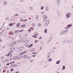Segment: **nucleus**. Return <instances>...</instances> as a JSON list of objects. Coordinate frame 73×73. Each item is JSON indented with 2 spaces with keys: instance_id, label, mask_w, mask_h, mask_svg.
<instances>
[{
  "instance_id": "obj_8",
  "label": "nucleus",
  "mask_w": 73,
  "mask_h": 73,
  "mask_svg": "<svg viewBox=\"0 0 73 73\" xmlns=\"http://www.w3.org/2000/svg\"><path fill=\"white\" fill-rule=\"evenodd\" d=\"M25 46L26 47H28V46H29V44L28 43H26L25 44Z\"/></svg>"
},
{
  "instance_id": "obj_7",
  "label": "nucleus",
  "mask_w": 73,
  "mask_h": 73,
  "mask_svg": "<svg viewBox=\"0 0 73 73\" xmlns=\"http://www.w3.org/2000/svg\"><path fill=\"white\" fill-rule=\"evenodd\" d=\"M66 31H63V32H62V34H65V33H66Z\"/></svg>"
},
{
  "instance_id": "obj_37",
  "label": "nucleus",
  "mask_w": 73,
  "mask_h": 73,
  "mask_svg": "<svg viewBox=\"0 0 73 73\" xmlns=\"http://www.w3.org/2000/svg\"><path fill=\"white\" fill-rule=\"evenodd\" d=\"M23 30L19 31V32H23Z\"/></svg>"
},
{
  "instance_id": "obj_20",
  "label": "nucleus",
  "mask_w": 73,
  "mask_h": 73,
  "mask_svg": "<svg viewBox=\"0 0 73 73\" xmlns=\"http://www.w3.org/2000/svg\"><path fill=\"white\" fill-rule=\"evenodd\" d=\"M7 3V1H5L4 3V4L5 5V4H6Z\"/></svg>"
},
{
  "instance_id": "obj_55",
  "label": "nucleus",
  "mask_w": 73,
  "mask_h": 73,
  "mask_svg": "<svg viewBox=\"0 0 73 73\" xmlns=\"http://www.w3.org/2000/svg\"><path fill=\"white\" fill-rule=\"evenodd\" d=\"M3 73H5V71L4 70H3Z\"/></svg>"
},
{
  "instance_id": "obj_19",
  "label": "nucleus",
  "mask_w": 73,
  "mask_h": 73,
  "mask_svg": "<svg viewBox=\"0 0 73 73\" xmlns=\"http://www.w3.org/2000/svg\"><path fill=\"white\" fill-rule=\"evenodd\" d=\"M3 32V31L1 30V29H0V33H2Z\"/></svg>"
},
{
  "instance_id": "obj_30",
  "label": "nucleus",
  "mask_w": 73,
  "mask_h": 73,
  "mask_svg": "<svg viewBox=\"0 0 73 73\" xmlns=\"http://www.w3.org/2000/svg\"><path fill=\"white\" fill-rule=\"evenodd\" d=\"M46 19H47V18H44V21H46Z\"/></svg>"
},
{
  "instance_id": "obj_50",
  "label": "nucleus",
  "mask_w": 73,
  "mask_h": 73,
  "mask_svg": "<svg viewBox=\"0 0 73 73\" xmlns=\"http://www.w3.org/2000/svg\"><path fill=\"white\" fill-rule=\"evenodd\" d=\"M32 56H33V57H35L36 56V55H32Z\"/></svg>"
},
{
  "instance_id": "obj_54",
  "label": "nucleus",
  "mask_w": 73,
  "mask_h": 73,
  "mask_svg": "<svg viewBox=\"0 0 73 73\" xmlns=\"http://www.w3.org/2000/svg\"><path fill=\"white\" fill-rule=\"evenodd\" d=\"M38 41V40H35V42H37Z\"/></svg>"
},
{
  "instance_id": "obj_26",
  "label": "nucleus",
  "mask_w": 73,
  "mask_h": 73,
  "mask_svg": "<svg viewBox=\"0 0 73 73\" xmlns=\"http://www.w3.org/2000/svg\"><path fill=\"white\" fill-rule=\"evenodd\" d=\"M66 16L67 17H70L69 15H68V14H66Z\"/></svg>"
},
{
  "instance_id": "obj_61",
  "label": "nucleus",
  "mask_w": 73,
  "mask_h": 73,
  "mask_svg": "<svg viewBox=\"0 0 73 73\" xmlns=\"http://www.w3.org/2000/svg\"><path fill=\"white\" fill-rule=\"evenodd\" d=\"M36 53H35V52L33 53V54H36Z\"/></svg>"
},
{
  "instance_id": "obj_34",
  "label": "nucleus",
  "mask_w": 73,
  "mask_h": 73,
  "mask_svg": "<svg viewBox=\"0 0 73 73\" xmlns=\"http://www.w3.org/2000/svg\"><path fill=\"white\" fill-rule=\"evenodd\" d=\"M17 27H18V28H19V23H18L17 25Z\"/></svg>"
},
{
  "instance_id": "obj_13",
  "label": "nucleus",
  "mask_w": 73,
  "mask_h": 73,
  "mask_svg": "<svg viewBox=\"0 0 73 73\" xmlns=\"http://www.w3.org/2000/svg\"><path fill=\"white\" fill-rule=\"evenodd\" d=\"M35 36H38V34H37V33L36 32L35 33Z\"/></svg>"
},
{
  "instance_id": "obj_43",
  "label": "nucleus",
  "mask_w": 73,
  "mask_h": 73,
  "mask_svg": "<svg viewBox=\"0 0 73 73\" xmlns=\"http://www.w3.org/2000/svg\"><path fill=\"white\" fill-rule=\"evenodd\" d=\"M13 44H16V42H13Z\"/></svg>"
},
{
  "instance_id": "obj_6",
  "label": "nucleus",
  "mask_w": 73,
  "mask_h": 73,
  "mask_svg": "<svg viewBox=\"0 0 73 73\" xmlns=\"http://www.w3.org/2000/svg\"><path fill=\"white\" fill-rule=\"evenodd\" d=\"M43 17H44V19H47V16H46V15H44L43 16Z\"/></svg>"
},
{
  "instance_id": "obj_40",
  "label": "nucleus",
  "mask_w": 73,
  "mask_h": 73,
  "mask_svg": "<svg viewBox=\"0 0 73 73\" xmlns=\"http://www.w3.org/2000/svg\"><path fill=\"white\" fill-rule=\"evenodd\" d=\"M10 64L9 63H8L7 64V65H9Z\"/></svg>"
},
{
  "instance_id": "obj_52",
  "label": "nucleus",
  "mask_w": 73,
  "mask_h": 73,
  "mask_svg": "<svg viewBox=\"0 0 73 73\" xmlns=\"http://www.w3.org/2000/svg\"><path fill=\"white\" fill-rule=\"evenodd\" d=\"M4 58V56L2 57L1 58V59H3Z\"/></svg>"
},
{
  "instance_id": "obj_23",
  "label": "nucleus",
  "mask_w": 73,
  "mask_h": 73,
  "mask_svg": "<svg viewBox=\"0 0 73 73\" xmlns=\"http://www.w3.org/2000/svg\"><path fill=\"white\" fill-rule=\"evenodd\" d=\"M57 1L58 3H60V0H57Z\"/></svg>"
},
{
  "instance_id": "obj_9",
  "label": "nucleus",
  "mask_w": 73,
  "mask_h": 73,
  "mask_svg": "<svg viewBox=\"0 0 73 73\" xmlns=\"http://www.w3.org/2000/svg\"><path fill=\"white\" fill-rule=\"evenodd\" d=\"M16 66V65L15 64H11V66H12L13 67H14V66Z\"/></svg>"
},
{
  "instance_id": "obj_49",
  "label": "nucleus",
  "mask_w": 73,
  "mask_h": 73,
  "mask_svg": "<svg viewBox=\"0 0 73 73\" xmlns=\"http://www.w3.org/2000/svg\"><path fill=\"white\" fill-rule=\"evenodd\" d=\"M10 52H11V53H13V52L12 51H10Z\"/></svg>"
},
{
  "instance_id": "obj_41",
  "label": "nucleus",
  "mask_w": 73,
  "mask_h": 73,
  "mask_svg": "<svg viewBox=\"0 0 73 73\" xmlns=\"http://www.w3.org/2000/svg\"><path fill=\"white\" fill-rule=\"evenodd\" d=\"M44 9V7H42L41 8V9Z\"/></svg>"
},
{
  "instance_id": "obj_22",
  "label": "nucleus",
  "mask_w": 73,
  "mask_h": 73,
  "mask_svg": "<svg viewBox=\"0 0 73 73\" xmlns=\"http://www.w3.org/2000/svg\"><path fill=\"white\" fill-rule=\"evenodd\" d=\"M33 46V44H31L29 46V48H30L31 47V46Z\"/></svg>"
},
{
  "instance_id": "obj_28",
  "label": "nucleus",
  "mask_w": 73,
  "mask_h": 73,
  "mask_svg": "<svg viewBox=\"0 0 73 73\" xmlns=\"http://www.w3.org/2000/svg\"><path fill=\"white\" fill-rule=\"evenodd\" d=\"M38 26L39 27H41V24L40 23L38 24Z\"/></svg>"
},
{
  "instance_id": "obj_14",
  "label": "nucleus",
  "mask_w": 73,
  "mask_h": 73,
  "mask_svg": "<svg viewBox=\"0 0 73 73\" xmlns=\"http://www.w3.org/2000/svg\"><path fill=\"white\" fill-rule=\"evenodd\" d=\"M60 60H59V61H57L56 62V64H59V63H60Z\"/></svg>"
},
{
  "instance_id": "obj_59",
  "label": "nucleus",
  "mask_w": 73,
  "mask_h": 73,
  "mask_svg": "<svg viewBox=\"0 0 73 73\" xmlns=\"http://www.w3.org/2000/svg\"><path fill=\"white\" fill-rule=\"evenodd\" d=\"M31 62H32V61H33V60H31Z\"/></svg>"
},
{
  "instance_id": "obj_58",
  "label": "nucleus",
  "mask_w": 73,
  "mask_h": 73,
  "mask_svg": "<svg viewBox=\"0 0 73 73\" xmlns=\"http://www.w3.org/2000/svg\"><path fill=\"white\" fill-rule=\"evenodd\" d=\"M41 13L42 14V13H44V12H42Z\"/></svg>"
},
{
  "instance_id": "obj_32",
  "label": "nucleus",
  "mask_w": 73,
  "mask_h": 73,
  "mask_svg": "<svg viewBox=\"0 0 73 73\" xmlns=\"http://www.w3.org/2000/svg\"><path fill=\"white\" fill-rule=\"evenodd\" d=\"M9 25H10V26H11L12 25H12V24H9Z\"/></svg>"
},
{
  "instance_id": "obj_17",
  "label": "nucleus",
  "mask_w": 73,
  "mask_h": 73,
  "mask_svg": "<svg viewBox=\"0 0 73 73\" xmlns=\"http://www.w3.org/2000/svg\"><path fill=\"white\" fill-rule=\"evenodd\" d=\"M11 50H15V48H10Z\"/></svg>"
},
{
  "instance_id": "obj_29",
  "label": "nucleus",
  "mask_w": 73,
  "mask_h": 73,
  "mask_svg": "<svg viewBox=\"0 0 73 73\" xmlns=\"http://www.w3.org/2000/svg\"><path fill=\"white\" fill-rule=\"evenodd\" d=\"M21 21H27V19H25V20H21Z\"/></svg>"
},
{
  "instance_id": "obj_3",
  "label": "nucleus",
  "mask_w": 73,
  "mask_h": 73,
  "mask_svg": "<svg viewBox=\"0 0 73 73\" xmlns=\"http://www.w3.org/2000/svg\"><path fill=\"white\" fill-rule=\"evenodd\" d=\"M18 56H16L13 58V60H17V59H18Z\"/></svg>"
},
{
  "instance_id": "obj_2",
  "label": "nucleus",
  "mask_w": 73,
  "mask_h": 73,
  "mask_svg": "<svg viewBox=\"0 0 73 73\" xmlns=\"http://www.w3.org/2000/svg\"><path fill=\"white\" fill-rule=\"evenodd\" d=\"M49 20H47L46 21V25H48V24H49Z\"/></svg>"
},
{
  "instance_id": "obj_33",
  "label": "nucleus",
  "mask_w": 73,
  "mask_h": 73,
  "mask_svg": "<svg viewBox=\"0 0 73 73\" xmlns=\"http://www.w3.org/2000/svg\"><path fill=\"white\" fill-rule=\"evenodd\" d=\"M8 19H9V17H7L6 18V20H8Z\"/></svg>"
},
{
  "instance_id": "obj_48",
  "label": "nucleus",
  "mask_w": 73,
  "mask_h": 73,
  "mask_svg": "<svg viewBox=\"0 0 73 73\" xmlns=\"http://www.w3.org/2000/svg\"><path fill=\"white\" fill-rule=\"evenodd\" d=\"M5 48V46H2V48Z\"/></svg>"
},
{
  "instance_id": "obj_64",
  "label": "nucleus",
  "mask_w": 73,
  "mask_h": 73,
  "mask_svg": "<svg viewBox=\"0 0 73 73\" xmlns=\"http://www.w3.org/2000/svg\"><path fill=\"white\" fill-rule=\"evenodd\" d=\"M4 68H6V66H4Z\"/></svg>"
},
{
  "instance_id": "obj_38",
  "label": "nucleus",
  "mask_w": 73,
  "mask_h": 73,
  "mask_svg": "<svg viewBox=\"0 0 73 73\" xmlns=\"http://www.w3.org/2000/svg\"><path fill=\"white\" fill-rule=\"evenodd\" d=\"M5 61H6V62H8V59H6Z\"/></svg>"
},
{
  "instance_id": "obj_21",
  "label": "nucleus",
  "mask_w": 73,
  "mask_h": 73,
  "mask_svg": "<svg viewBox=\"0 0 73 73\" xmlns=\"http://www.w3.org/2000/svg\"><path fill=\"white\" fill-rule=\"evenodd\" d=\"M65 69V66H63V68H62V70H64Z\"/></svg>"
},
{
  "instance_id": "obj_36",
  "label": "nucleus",
  "mask_w": 73,
  "mask_h": 73,
  "mask_svg": "<svg viewBox=\"0 0 73 73\" xmlns=\"http://www.w3.org/2000/svg\"><path fill=\"white\" fill-rule=\"evenodd\" d=\"M46 11H48V7H46Z\"/></svg>"
},
{
  "instance_id": "obj_24",
  "label": "nucleus",
  "mask_w": 73,
  "mask_h": 73,
  "mask_svg": "<svg viewBox=\"0 0 73 73\" xmlns=\"http://www.w3.org/2000/svg\"><path fill=\"white\" fill-rule=\"evenodd\" d=\"M22 57V56H20L19 58V59H20V58H21Z\"/></svg>"
},
{
  "instance_id": "obj_27",
  "label": "nucleus",
  "mask_w": 73,
  "mask_h": 73,
  "mask_svg": "<svg viewBox=\"0 0 73 73\" xmlns=\"http://www.w3.org/2000/svg\"><path fill=\"white\" fill-rule=\"evenodd\" d=\"M23 57H24V58H27V56L26 55H25Z\"/></svg>"
},
{
  "instance_id": "obj_46",
  "label": "nucleus",
  "mask_w": 73,
  "mask_h": 73,
  "mask_svg": "<svg viewBox=\"0 0 73 73\" xmlns=\"http://www.w3.org/2000/svg\"><path fill=\"white\" fill-rule=\"evenodd\" d=\"M41 38H42V37H40L39 38V39H41Z\"/></svg>"
},
{
  "instance_id": "obj_11",
  "label": "nucleus",
  "mask_w": 73,
  "mask_h": 73,
  "mask_svg": "<svg viewBox=\"0 0 73 73\" xmlns=\"http://www.w3.org/2000/svg\"><path fill=\"white\" fill-rule=\"evenodd\" d=\"M19 33V31H17L14 32L15 34H17Z\"/></svg>"
},
{
  "instance_id": "obj_1",
  "label": "nucleus",
  "mask_w": 73,
  "mask_h": 73,
  "mask_svg": "<svg viewBox=\"0 0 73 73\" xmlns=\"http://www.w3.org/2000/svg\"><path fill=\"white\" fill-rule=\"evenodd\" d=\"M72 26V24L68 25L66 27V29H68V27H71Z\"/></svg>"
},
{
  "instance_id": "obj_60",
  "label": "nucleus",
  "mask_w": 73,
  "mask_h": 73,
  "mask_svg": "<svg viewBox=\"0 0 73 73\" xmlns=\"http://www.w3.org/2000/svg\"><path fill=\"white\" fill-rule=\"evenodd\" d=\"M21 48H24V47L22 46L21 47Z\"/></svg>"
},
{
  "instance_id": "obj_42",
  "label": "nucleus",
  "mask_w": 73,
  "mask_h": 73,
  "mask_svg": "<svg viewBox=\"0 0 73 73\" xmlns=\"http://www.w3.org/2000/svg\"><path fill=\"white\" fill-rule=\"evenodd\" d=\"M52 61V59H49V61Z\"/></svg>"
},
{
  "instance_id": "obj_51",
  "label": "nucleus",
  "mask_w": 73,
  "mask_h": 73,
  "mask_svg": "<svg viewBox=\"0 0 73 73\" xmlns=\"http://www.w3.org/2000/svg\"><path fill=\"white\" fill-rule=\"evenodd\" d=\"M20 2H22V1H23V0H21Z\"/></svg>"
},
{
  "instance_id": "obj_5",
  "label": "nucleus",
  "mask_w": 73,
  "mask_h": 73,
  "mask_svg": "<svg viewBox=\"0 0 73 73\" xmlns=\"http://www.w3.org/2000/svg\"><path fill=\"white\" fill-rule=\"evenodd\" d=\"M27 53V52L26 51H24V52L21 53L20 54V55H22V54H24V53Z\"/></svg>"
},
{
  "instance_id": "obj_62",
  "label": "nucleus",
  "mask_w": 73,
  "mask_h": 73,
  "mask_svg": "<svg viewBox=\"0 0 73 73\" xmlns=\"http://www.w3.org/2000/svg\"><path fill=\"white\" fill-rule=\"evenodd\" d=\"M11 72H13V70H11Z\"/></svg>"
},
{
  "instance_id": "obj_15",
  "label": "nucleus",
  "mask_w": 73,
  "mask_h": 73,
  "mask_svg": "<svg viewBox=\"0 0 73 73\" xmlns=\"http://www.w3.org/2000/svg\"><path fill=\"white\" fill-rule=\"evenodd\" d=\"M44 32L45 33H47V30L45 29L44 31Z\"/></svg>"
},
{
  "instance_id": "obj_53",
  "label": "nucleus",
  "mask_w": 73,
  "mask_h": 73,
  "mask_svg": "<svg viewBox=\"0 0 73 73\" xmlns=\"http://www.w3.org/2000/svg\"><path fill=\"white\" fill-rule=\"evenodd\" d=\"M8 54H11V53L9 52L8 53Z\"/></svg>"
},
{
  "instance_id": "obj_56",
  "label": "nucleus",
  "mask_w": 73,
  "mask_h": 73,
  "mask_svg": "<svg viewBox=\"0 0 73 73\" xmlns=\"http://www.w3.org/2000/svg\"><path fill=\"white\" fill-rule=\"evenodd\" d=\"M35 38H37V37H36V35H35Z\"/></svg>"
},
{
  "instance_id": "obj_10",
  "label": "nucleus",
  "mask_w": 73,
  "mask_h": 73,
  "mask_svg": "<svg viewBox=\"0 0 73 73\" xmlns=\"http://www.w3.org/2000/svg\"><path fill=\"white\" fill-rule=\"evenodd\" d=\"M25 25L24 24L22 25H21V27H22V28H23V27H25Z\"/></svg>"
},
{
  "instance_id": "obj_57",
  "label": "nucleus",
  "mask_w": 73,
  "mask_h": 73,
  "mask_svg": "<svg viewBox=\"0 0 73 73\" xmlns=\"http://www.w3.org/2000/svg\"><path fill=\"white\" fill-rule=\"evenodd\" d=\"M7 56H9V54H8L7 55Z\"/></svg>"
},
{
  "instance_id": "obj_39",
  "label": "nucleus",
  "mask_w": 73,
  "mask_h": 73,
  "mask_svg": "<svg viewBox=\"0 0 73 73\" xmlns=\"http://www.w3.org/2000/svg\"><path fill=\"white\" fill-rule=\"evenodd\" d=\"M28 31L29 32H31V29H29L28 30Z\"/></svg>"
},
{
  "instance_id": "obj_12",
  "label": "nucleus",
  "mask_w": 73,
  "mask_h": 73,
  "mask_svg": "<svg viewBox=\"0 0 73 73\" xmlns=\"http://www.w3.org/2000/svg\"><path fill=\"white\" fill-rule=\"evenodd\" d=\"M13 44H9V46H13Z\"/></svg>"
},
{
  "instance_id": "obj_25",
  "label": "nucleus",
  "mask_w": 73,
  "mask_h": 73,
  "mask_svg": "<svg viewBox=\"0 0 73 73\" xmlns=\"http://www.w3.org/2000/svg\"><path fill=\"white\" fill-rule=\"evenodd\" d=\"M36 19H38V15H36Z\"/></svg>"
},
{
  "instance_id": "obj_16",
  "label": "nucleus",
  "mask_w": 73,
  "mask_h": 73,
  "mask_svg": "<svg viewBox=\"0 0 73 73\" xmlns=\"http://www.w3.org/2000/svg\"><path fill=\"white\" fill-rule=\"evenodd\" d=\"M35 50V49L34 48H33L31 49V51L32 52H34Z\"/></svg>"
},
{
  "instance_id": "obj_45",
  "label": "nucleus",
  "mask_w": 73,
  "mask_h": 73,
  "mask_svg": "<svg viewBox=\"0 0 73 73\" xmlns=\"http://www.w3.org/2000/svg\"><path fill=\"white\" fill-rule=\"evenodd\" d=\"M7 73H9V70H8L7 72Z\"/></svg>"
},
{
  "instance_id": "obj_35",
  "label": "nucleus",
  "mask_w": 73,
  "mask_h": 73,
  "mask_svg": "<svg viewBox=\"0 0 73 73\" xmlns=\"http://www.w3.org/2000/svg\"><path fill=\"white\" fill-rule=\"evenodd\" d=\"M15 16H19L18 14H15Z\"/></svg>"
},
{
  "instance_id": "obj_18",
  "label": "nucleus",
  "mask_w": 73,
  "mask_h": 73,
  "mask_svg": "<svg viewBox=\"0 0 73 73\" xmlns=\"http://www.w3.org/2000/svg\"><path fill=\"white\" fill-rule=\"evenodd\" d=\"M32 26L33 27H35V24L34 23H32Z\"/></svg>"
},
{
  "instance_id": "obj_63",
  "label": "nucleus",
  "mask_w": 73,
  "mask_h": 73,
  "mask_svg": "<svg viewBox=\"0 0 73 73\" xmlns=\"http://www.w3.org/2000/svg\"><path fill=\"white\" fill-rule=\"evenodd\" d=\"M35 36H33V37H35Z\"/></svg>"
},
{
  "instance_id": "obj_4",
  "label": "nucleus",
  "mask_w": 73,
  "mask_h": 73,
  "mask_svg": "<svg viewBox=\"0 0 73 73\" xmlns=\"http://www.w3.org/2000/svg\"><path fill=\"white\" fill-rule=\"evenodd\" d=\"M1 30H2L3 32H4V31H5V27H3L1 29Z\"/></svg>"
},
{
  "instance_id": "obj_47",
  "label": "nucleus",
  "mask_w": 73,
  "mask_h": 73,
  "mask_svg": "<svg viewBox=\"0 0 73 73\" xmlns=\"http://www.w3.org/2000/svg\"><path fill=\"white\" fill-rule=\"evenodd\" d=\"M2 41V40L1 39H0V42H1Z\"/></svg>"
},
{
  "instance_id": "obj_44",
  "label": "nucleus",
  "mask_w": 73,
  "mask_h": 73,
  "mask_svg": "<svg viewBox=\"0 0 73 73\" xmlns=\"http://www.w3.org/2000/svg\"><path fill=\"white\" fill-rule=\"evenodd\" d=\"M12 60V58H10L9 59V61H11Z\"/></svg>"
},
{
  "instance_id": "obj_31",
  "label": "nucleus",
  "mask_w": 73,
  "mask_h": 73,
  "mask_svg": "<svg viewBox=\"0 0 73 73\" xmlns=\"http://www.w3.org/2000/svg\"><path fill=\"white\" fill-rule=\"evenodd\" d=\"M27 58L28 59H30L31 58V57H30V56H28V57H27Z\"/></svg>"
}]
</instances>
